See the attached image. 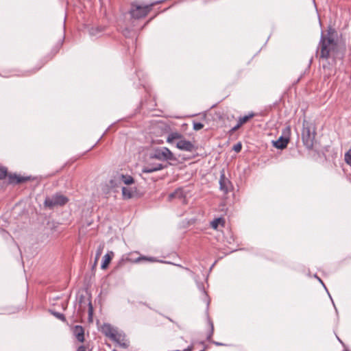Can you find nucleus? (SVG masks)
I'll use <instances>...</instances> for the list:
<instances>
[{
	"instance_id": "2",
	"label": "nucleus",
	"mask_w": 351,
	"mask_h": 351,
	"mask_svg": "<svg viewBox=\"0 0 351 351\" xmlns=\"http://www.w3.org/2000/svg\"><path fill=\"white\" fill-rule=\"evenodd\" d=\"M302 126L301 135L303 144L306 149H312L316 135L315 128L312 123L306 120L303 121Z\"/></svg>"
},
{
	"instance_id": "3",
	"label": "nucleus",
	"mask_w": 351,
	"mask_h": 351,
	"mask_svg": "<svg viewBox=\"0 0 351 351\" xmlns=\"http://www.w3.org/2000/svg\"><path fill=\"white\" fill-rule=\"evenodd\" d=\"M150 158H154L162 161L176 160L173 154L167 147L157 148L150 154Z\"/></svg>"
},
{
	"instance_id": "21",
	"label": "nucleus",
	"mask_w": 351,
	"mask_h": 351,
	"mask_svg": "<svg viewBox=\"0 0 351 351\" xmlns=\"http://www.w3.org/2000/svg\"><path fill=\"white\" fill-rule=\"evenodd\" d=\"M225 221L223 218L219 217L215 219L213 221L210 222V226L212 228L217 230L219 225L221 224L222 226H224Z\"/></svg>"
},
{
	"instance_id": "25",
	"label": "nucleus",
	"mask_w": 351,
	"mask_h": 351,
	"mask_svg": "<svg viewBox=\"0 0 351 351\" xmlns=\"http://www.w3.org/2000/svg\"><path fill=\"white\" fill-rule=\"evenodd\" d=\"M49 312L53 315H54L56 318H58V319H60V320H61L62 322H66V317L64 315V314L58 313V312H56V311H53V310H49Z\"/></svg>"
},
{
	"instance_id": "20",
	"label": "nucleus",
	"mask_w": 351,
	"mask_h": 351,
	"mask_svg": "<svg viewBox=\"0 0 351 351\" xmlns=\"http://www.w3.org/2000/svg\"><path fill=\"white\" fill-rule=\"evenodd\" d=\"M183 137H184L183 135L179 132H172L168 135L167 141L169 143H173L174 141H176V140H177V141H180Z\"/></svg>"
},
{
	"instance_id": "29",
	"label": "nucleus",
	"mask_w": 351,
	"mask_h": 351,
	"mask_svg": "<svg viewBox=\"0 0 351 351\" xmlns=\"http://www.w3.org/2000/svg\"><path fill=\"white\" fill-rule=\"evenodd\" d=\"M204 128V125L200 122H193V130H199Z\"/></svg>"
},
{
	"instance_id": "19",
	"label": "nucleus",
	"mask_w": 351,
	"mask_h": 351,
	"mask_svg": "<svg viewBox=\"0 0 351 351\" xmlns=\"http://www.w3.org/2000/svg\"><path fill=\"white\" fill-rule=\"evenodd\" d=\"M121 191L123 199H129L133 197L134 191L132 188L123 186Z\"/></svg>"
},
{
	"instance_id": "14",
	"label": "nucleus",
	"mask_w": 351,
	"mask_h": 351,
	"mask_svg": "<svg viewBox=\"0 0 351 351\" xmlns=\"http://www.w3.org/2000/svg\"><path fill=\"white\" fill-rule=\"evenodd\" d=\"M73 334L78 341H84V329L82 326L76 325L73 328Z\"/></svg>"
},
{
	"instance_id": "16",
	"label": "nucleus",
	"mask_w": 351,
	"mask_h": 351,
	"mask_svg": "<svg viewBox=\"0 0 351 351\" xmlns=\"http://www.w3.org/2000/svg\"><path fill=\"white\" fill-rule=\"evenodd\" d=\"M185 197V194L184 193V191L181 188H178L176 190H175L174 192L170 193L169 195V199L171 200L175 198H178L180 199H182Z\"/></svg>"
},
{
	"instance_id": "30",
	"label": "nucleus",
	"mask_w": 351,
	"mask_h": 351,
	"mask_svg": "<svg viewBox=\"0 0 351 351\" xmlns=\"http://www.w3.org/2000/svg\"><path fill=\"white\" fill-rule=\"evenodd\" d=\"M93 313V307L91 302L89 301V302H88V317H89V319H92Z\"/></svg>"
},
{
	"instance_id": "13",
	"label": "nucleus",
	"mask_w": 351,
	"mask_h": 351,
	"mask_svg": "<svg viewBox=\"0 0 351 351\" xmlns=\"http://www.w3.org/2000/svg\"><path fill=\"white\" fill-rule=\"evenodd\" d=\"M56 52H55L53 55L45 57L44 59L41 60L38 64L32 69L31 70L27 71V74L25 75H29L36 73L37 71H38L48 61L52 59V58L55 56Z\"/></svg>"
},
{
	"instance_id": "33",
	"label": "nucleus",
	"mask_w": 351,
	"mask_h": 351,
	"mask_svg": "<svg viewBox=\"0 0 351 351\" xmlns=\"http://www.w3.org/2000/svg\"><path fill=\"white\" fill-rule=\"evenodd\" d=\"M86 348L84 346H80L77 348L76 351H86Z\"/></svg>"
},
{
	"instance_id": "31",
	"label": "nucleus",
	"mask_w": 351,
	"mask_h": 351,
	"mask_svg": "<svg viewBox=\"0 0 351 351\" xmlns=\"http://www.w3.org/2000/svg\"><path fill=\"white\" fill-rule=\"evenodd\" d=\"M233 150L237 153L240 152L241 149H242V145L241 143L239 142L237 144H235L234 146H233Z\"/></svg>"
},
{
	"instance_id": "9",
	"label": "nucleus",
	"mask_w": 351,
	"mask_h": 351,
	"mask_svg": "<svg viewBox=\"0 0 351 351\" xmlns=\"http://www.w3.org/2000/svg\"><path fill=\"white\" fill-rule=\"evenodd\" d=\"M111 340L116 342L122 348L125 349L129 347V341L123 332L118 330Z\"/></svg>"
},
{
	"instance_id": "17",
	"label": "nucleus",
	"mask_w": 351,
	"mask_h": 351,
	"mask_svg": "<svg viewBox=\"0 0 351 351\" xmlns=\"http://www.w3.org/2000/svg\"><path fill=\"white\" fill-rule=\"evenodd\" d=\"M208 323L210 326V330L209 334L207 335L206 339L217 346H223L224 344L222 343H219L212 340V337L214 332V326L213 322L210 319H208Z\"/></svg>"
},
{
	"instance_id": "15",
	"label": "nucleus",
	"mask_w": 351,
	"mask_h": 351,
	"mask_svg": "<svg viewBox=\"0 0 351 351\" xmlns=\"http://www.w3.org/2000/svg\"><path fill=\"white\" fill-rule=\"evenodd\" d=\"M117 179L123 182L126 185H131L134 183V179L130 175L118 173Z\"/></svg>"
},
{
	"instance_id": "34",
	"label": "nucleus",
	"mask_w": 351,
	"mask_h": 351,
	"mask_svg": "<svg viewBox=\"0 0 351 351\" xmlns=\"http://www.w3.org/2000/svg\"><path fill=\"white\" fill-rule=\"evenodd\" d=\"M193 350V346L191 345L188 346L186 348L184 349L183 351H192Z\"/></svg>"
},
{
	"instance_id": "6",
	"label": "nucleus",
	"mask_w": 351,
	"mask_h": 351,
	"mask_svg": "<svg viewBox=\"0 0 351 351\" xmlns=\"http://www.w3.org/2000/svg\"><path fill=\"white\" fill-rule=\"evenodd\" d=\"M291 128L290 126L286 127L282 131V135L276 141H273V145L280 149L287 147L290 139Z\"/></svg>"
},
{
	"instance_id": "10",
	"label": "nucleus",
	"mask_w": 351,
	"mask_h": 351,
	"mask_svg": "<svg viewBox=\"0 0 351 351\" xmlns=\"http://www.w3.org/2000/svg\"><path fill=\"white\" fill-rule=\"evenodd\" d=\"M101 332L110 339L114 337V335L118 330L112 327L110 324H104L101 328Z\"/></svg>"
},
{
	"instance_id": "24",
	"label": "nucleus",
	"mask_w": 351,
	"mask_h": 351,
	"mask_svg": "<svg viewBox=\"0 0 351 351\" xmlns=\"http://www.w3.org/2000/svg\"><path fill=\"white\" fill-rule=\"evenodd\" d=\"M104 248V244H100L97 250L96 254H95V264L97 263V261L99 260L100 256L101 255L103 250Z\"/></svg>"
},
{
	"instance_id": "8",
	"label": "nucleus",
	"mask_w": 351,
	"mask_h": 351,
	"mask_svg": "<svg viewBox=\"0 0 351 351\" xmlns=\"http://www.w3.org/2000/svg\"><path fill=\"white\" fill-rule=\"evenodd\" d=\"M232 188L231 182L226 177L224 169L220 173L219 189L224 194H227Z\"/></svg>"
},
{
	"instance_id": "4",
	"label": "nucleus",
	"mask_w": 351,
	"mask_h": 351,
	"mask_svg": "<svg viewBox=\"0 0 351 351\" xmlns=\"http://www.w3.org/2000/svg\"><path fill=\"white\" fill-rule=\"evenodd\" d=\"M154 3L147 5L144 6L138 5L134 3L132 4V8L130 13L132 18L139 19L145 17L147 14L151 11L152 6Z\"/></svg>"
},
{
	"instance_id": "23",
	"label": "nucleus",
	"mask_w": 351,
	"mask_h": 351,
	"mask_svg": "<svg viewBox=\"0 0 351 351\" xmlns=\"http://www.w3.org/2000/svg\"><path fill=\"white\" fill-rule=\"evenodd\" d=\"M103 29L100 27H91L89 29V34L90 36H97L99 33L101 32Z\"/></svg>"
},
{
	"instance_id": "18",
	"label": "nucleus",
	"mask_w": 351,
	"mask_h": 351,
	"mask_svg": "<svg viewBox=\"0 0 351 351\" xmlns=\"http://www.w3.org/2000/svg\"><path fill=\"white\" fill-rule=\"evenodd\" d=\"M113 256H114L113 252H109L106 254L104 255V260H103L102 264L101 265V267L102 269H105L108 267Z\"/></svg>"
},
{
	"instance_id": "36",
	"label": "nucleus",
	"mask_w": 351,
	"mask_h": 351,
	"mask_svg": "<svg viewBox=\"0 0 351 351\" xmlns=\"http://www.w3.org/2000/svg\"><path fill=\"white\" fill-rule=\"evenodd\" d=\"M338 339H339V342H340L341 343L343 344V343L342 342V341H341L339 338H338Z\"/></svg>"
},
{
	"instance_id": "22",
	"label": "nucleus",
	"mask_w": 351,
	"mask_h": 351,
	"mask_svg": "<svg viewBox=\"0 0 351 351\" xmlns=\"http://www.w3.org/2000/svg\"><path fill=\"white\" fill-rule=\"evenodd\" d=\"M255 116L254 113L252 112L247 115H245L243 117H240L238 123L241 126L244 123H247L250 119L253 118Z\"/></svg>"
},
{
	"instance_id": "32",
	"label": "nucleus",
	"mask_w": 351,
	"mask_h": 351,
	"mask_svg": "<svg viewBox=\"0 0 351 351\" xmlns=\"http://www.w3.org/2000/svg\"><path fill=\"white\" fill-rule=\"evenodd\" d=\"M240 127H241V125L237 123V124L234 127H233V128L231 129L230 132H235V131H236V130H237Z\"/></svg>"
},
{
	"instance_id": "11",
	"label": "nucleus",
	"mask_w": 351,
	"mask_h": 351,
	"mask_svg": "<svg viewBox=\"0 0 351 351\" xmlns=\"http://www.w3.org/2000/svg\"><path fill=\"white\" fill-rule=\"evenodd\" d=\"M164 168H165V166L160 163H148L142 169V172L145 173H150L162 170Z\"/></svg>"
},
{
	"instance_id": "7",
	"label": "nucleus",
	"mask_w": 351,
	"mask_h": 351,
	"mask_svg": "<svg viewBox=\"0 0 351 351\" xmlns=\"http://www.w3.org/2000/svg\"><path fill=\"white\" fill-rule=\"evenodd\" d=\"M176 146L180 150L190 152H195L197 149L195 145L191 141L186 140L184 137L178 141L176 143Z\"/></svg>"
},
{
	"instance_id": "26",
	"label": "nucleus",
	"mask_w": 351,
	"mask_h": 351,
	"mask_svg": "<svg viewBox=\"0 0 351 351\" xmlns=\"http://www.w3.org/2000/svg\"><path fill=\"white\" fill-rule=\"evenodd\" d=\"M8 176L7 168L0 166V180L5 178Z\"/></svg>"
},
{
	"instance_id": "28",
	"label": "nucleus",
	"mask_w": 351,
	"mask_h": 351,
	"mask_svg": "<svg viewBox=\"0 0 351 351\" xmlns=\"http://www.w3.org/2000/svg\"><path fill=\"white\" fill-rule=\"evenodd\" d=\"M345 160L348 165L351 166V149L345 154Z\"/></svg>"
},
{
	"instance_id": "5",
	"label": "nucleus",
	"mask_w": 351,
	"mask_h": 351,
	"mask_svg": "<svg viewBox=\"0 0 351 351\" xmlns=\"http://www.w3.org/2000/svg\"><path fill=\"white\" fill-rule=\"evenodd\" d=\"M67 202L68 198L66 196L56 194L47 197L45 200V205L49 208H53L56 206H64Z\"/></svg>"
},
{
	"instance_id": "1",
	"label": "nucleus",
	"mask_w": 351,
	"mask_h": 351,
	"mask_svg": "<svg viewBox=\"0 0 351 351\" xmlns=\"http://www.w3.org/2000/svg\"><path fill=\"white\" fill-rule=\"evenodd\" d=\"M338 34L336 29L329 26L326 32H322L317 49L319 59L328 60L332 58L335 60L341 59L343 55L338 50Z\"/></svg>"
},
{
	"instance_id": "37",
	"label": "nucleus",
	"mask_w": 351,
	"mask_h": 351,
	"mask_svg": "<svg viewBox=\"0 0 351 351\" xmlns=\"http://www.w3.org/2000/svg\"><path fill=\"white\" fill-rule=\"evenodd\" d=\"M344 351H348L347 350H344Z\"/></svg>"
},
{
	"instance_id": "35",
	"label": "nucleus",
	"mask_w": 351,
	"mask_h": 351,
	"mask_svg": "<svg viewBox=\"0 0 351 351\" xmlns=\"http://www.w3.org/2000/svg\"><path fill=\"white\" fill-rule=\"evenodd\" d=\"M318 279H319V282H320L324 286V284L323 283L322 280L319 278H318Z\"/></svg>"
},
{
	"instance_id": "12",
	"label": "nucleus",
	"mask_w": 351,
	"mask_h": 351,
	"mask_svg": "<svg viewBox=\"0 0 351 351\" xmlns=\"http://www.w3.org/2000/svg\"><path fill=\"white\" fill-rule=\"evenodd\" d=\"M27 180H29V177H23L19 176L16 173L9 174L8 175V183L11 184H16L22 182H25Z\"/></svg>"
},
{
	"instance_id": "27",
	"label": "nucleus",
	"mask_w": 351,
	"mask_h": 351,
	"mask_svg": "<svg viewBox=\"0 0 351 351\" xmlns=\"http://www.w3.org/2000/svg\"><path fill=\"white\" fill-rule=\"evenodd\" d=\"M142 260L149 261H152V262L154 261V258H152V257L148 258V257H146V256H138L135 260L132 261L134 262V263H139Z\"/></svg>"
}]
</instances>
